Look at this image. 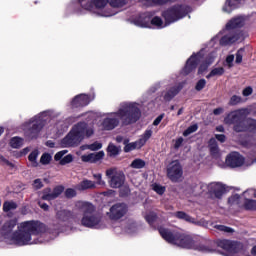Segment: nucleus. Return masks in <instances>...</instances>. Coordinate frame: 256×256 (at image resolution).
Listing matches in <instances>:
<instances>
[{
  "label": "nucleus",
  "instance_id": "33",
  "mask_svg": "<svg viewBox=\"0 0 256 256\" xmlns=\"http://www.w3.org/2000/svg\"><path fill=\"white\" fill-rule=\"evenodd\" d=\"M18 205L16 204L15 201L13 200H7L3 203V212L4 213H9L10 211H15L17 209Z\"/></svg>",
  "mask_w": 256,
  "mask_h": 256
},
{
  "label": "nucleus",
  "instance_id": "48",
  "mask_svg": "<svg viewBox=\"0 0 256 256\" xmlns=\"http://www.w3.org/2000/svg\"><path fill=\"white\" fill-rule=\"evenodd\" d=\"M197 129H199V126L197 124H193L189 126L186 130H184L183 136L189 137V135H191V133H195Z\"/></svg>",
  "mask_w": 256,
  "mask_h": 256
},
{
  "label": "nucleus",
  "instance_id": "28",
  "mask_svg": "<svg viewBox=\"0 0 256 256\" xmlns=\"http://www.w3.org/2000/svg\"><path fill=\"white\" fill-rule=\"evenodd\" d=\"M244 197L243 208L245 211H256V200L247 198V195H244Z\"/></svg>",
  "mask_w": 256,
  "mask_h": 256
},
{
  "label": "nucleus",
  "instance_id": "40",
  "mask_svg": "<svg viewBox=\"0 0 256 256\" xmlns=\"http://www.w3.org/2000/svg\"><path fill=\"white\" fill-rule=\"evenodd\" d=\"M145 165H146L145 160L141 158H136L131 162L130 167L132 169H143Z\"/></svg>",
  "mask_w": 256,
  "mask_h": 256
},
{
  "label": "nucleus",
  "instance_id": "1",
  "mask_svg": "<svg viewBox=\"0 0 256 256\" xmlns=\"http://www.w3.org/2000/svg\"><path fill=\"white\" fill-rule=\"evenodd\" d=\"M158 233L166 243L177 245L182 249H194V251H199L200 253H215L217 251V244L212 240L203 238L195 240L189 234L173 232L163 226L158 227Z\"/></svg>",
  "mask_w": 256,
  "mask_h": 256
},
{
  "label": "nucleus",
  "instance_id": "55",
  "mask_svg": "<svg viewBox=\"0 0 256 256\" xmlns=\"http://www.w3.org/2000/svg\"><path fill=\"white\" fill-rule=\"evenodd\" d=\"M215 229H217L218 231H222L224 233H234L235 230H233V228L229 227V226H225V225H216Z\"/></svg>",
  "mask_w": 256,
  "mask_h": 256
},
{
  "label": "nucleus",
  "instance_id": "32",
  "mask_svg": "<svg viewBox=\"0 0 256 256\" xmlns=\"http://www.w3.org/2000/svg\"><path fill=\"white\" fill-rule=\"evenodd\" d=\"M108 157H117L121 153V148L117 147L115 144L110 143L107 147Z\"/></svg>",
  "mask_w": 256,
  "mask_h": 256
},
{
  "label": "nucleus",
  "instance_id": "16",
  "mask_svg": "<svg viewBox=\"0 0 256 256\" xmlns=\"http://www.w3.org/2000/svg\"><path fill=\"white\" fill-rule=\"evenodd\" d=\"M218 247L224 249L228 253H239V244L231 240H220L218 242Z\"/></svg>",
  "mask_w": 256,
  "mask_h": 256
},
{
  "label": "nucleus",
  "instance_id": "23",
  "mask_svg": "<svg viewBox=\"0 0 256 256\" xmlns=\"http://www.w3.org/2000/svg\"><path fill=\"white\" fill-rule=\"evenodd\" d=\"M56 219L65 223L69 221V219H73V212L70 210H60L56 213Z\"/></svg>",
  "mask_w": 256,
  "mask_h": 256
},
{
  "label": "nucleus",
  "instance_id": "64",
  "mask_svg": "<svg viewBox=\"0 0 256 256\" xmlns=\"http://www.w3.org/2000/svg\"><path fill=\"white\" fill-rule=\"evenodd\" d=\"M233 61H235V56L234 55H228L226 57V63L228 65V67H233Z\"/></svg>",
  "mask_w": 256,
  "mask_h": 256
},
{
  "label": "nucleus",
  "instance_id": "5",
  "mask_svg": "<svg viewBox=\"0 0 256 256\" xmlns=\"http://www.w3.org/2000/svg\"><path fill=\"white\" fill-rule=\"evenodd\" d=\"M189 13H191L190 6L183 5V4H176L164 10L162 12V17L165 21V25L167 26V25H171V23H176V21H179L184 17H187Z\"/></svg>",
  "mask_w": 256,
  "mask_h": 256
},
{
  "label": "nucleus",
  "instance_id": "6",
  "mask_svg": "<svg viewBox=\"0 0 256 256\" xmlns=\"http://www.w3.org/2000/svg\"><path fill=\"white\" fill-rule=\"evenodd\" d=\"M87 122H78L66 137L63 138L62 144L65 147H79L81 141L85 139V130Z\"/></svg>",
  "mask_w": 256,
  "mask_h": 256
},
{
  "label": "nucleus",
  "instance_id": "35",
  "mask_svg": "<svg viewBox=\"0 0 256 256\" xmlns=\"http://www.w3.org/2000/svg\"><path fill=\"white\" fill-rule=\"evenodd\" d=\"M78 4L84 11L93 12V0H78Z\"/></svg>",
  "mask_w": 256,
  "mask_h": 256
},
{
  "label": "nucleus",
  "instance_id": "20",
  "mask_svg": "<svg viewBox=\"0 0 256 256\" xmlns=\"http://www.w3.org/2000/svg\"><path fill=\"white\" fill-rule=\"evenodd\" d=\"M116 127H119V118L106 117L102 121V129L104 131H113Z\"/></svg>",
  "mask_w": 256,
  "mask_h": 256
},
{
  "label": "nucleus",
  "instance_id": "58",
  "mask_svg": "<svg viewBox=\"0 0 256 256\" xmlns=\"http://www.w3.org/2000/svg\"><path fill=\"white\" fill-rule=\"evenodd\" d=\"M33 189H35V191H39V189H43L44 185H43V181H41L40 178H37L33 181L32 184Z\"/></svg>",
  "mask_w": 256,
  "mask_h": 256
},
{
  "label": "nucleus",
  "instance_id": "25",
  "mask_svg": "<svg viewBox=\"0 0 256 256\" xmlns=\"http://www.w3.org/2000/svg\"><path fill=\"white\" fill-rule=\"evenodd\" d=\"M239 3H241V0H226L225 5L223 6L224 13H231L233 9H237Z\"/></svg>",
  "mask_w": 256,
  "mask_h": 256
},
{
  "label": "nucleus",
  "instance_id": "7",
  "mask_svg": "<svg viewBox=\"0 0 256 256\" xmlns=\"http://www.w3.org/2000/svg\"><path fill=\"white\" fill-rule=\"evenodd\" d=\"M109 185L112 189H121L125 185V173L113 169L106 170Z\"/></svg>",
  "mask_w": 256,
  "mask_h": 256
},
{
  "label": "nucleus",
  "instance_id": "27",
  "mask_svg": "<svg viewBox=\"0 0 256 256\" xmlns=\"http://www.w3.org/2000/svg\"><path fill=\"white\" fill-rule=\"evenodd\" d=\"M233 131H235V133H247V120L242 117V119L233 126Z\"/></svg>",
  "mask_w": 256,
  "mask_h": 256
},
{
  "label": "nucleus",
  "instance_id": "15",
  "mask_svg": "<svg viewBox=\"0 0 256 256\" xmlns=\"http://www.w3.org/2000/svg\"><path fill=\"white\" fill-rule=\"evenodd\" d=\"M91 103V98L87 94L76 95L70 105L71 109H81V107H87Z\"/></svg>",
  "mask_w": 256,
  "mask_h": 256
},
{
  "label": "nucleus",
  "instance_id": "13",
  "mask_svg": "<svg viewBox=\"0 0 256 256\" xmlns=\"http://www.w3.org/2000/svg\"><path fill=\"white\" fill-rule=\"evenodd\" d=\"M245 163V158L241 156L238 152H231L226 157V165L227 167H231V169H235L237 167H242Z\"/></svg>",
  "mask_w": 256,
  "mask_h": 256
},
{
  "label": "nucleus",
  "instance_id": "47",
  "mask_svg": "<svg viewBox=\"0 0 256 256\" xmlns=\"http://www.w3.org/2000/svg\"><path fill=\"white\" fill-rule=\"evenodd\" d=\"M145 219L150 227H153L155 224V221H157V214L155 213H149L145 216Z\"/></svg>",
  "mask_w": 256,
  "mask_h": 256
},
{
  "label": "nucleus",
  "instance_id": "38",
  "mask_svg": "<svg viewBox=\"0 0 256 256\" xmlns=\"http://www.w3.org/2000/svg\"><path fill=\"white\" fill-rule=\"evenodd\" d=\"M256 134V120L249 118L246 120V133Z\"/></svg>",
  "mask_w": 256,
  "mask_h": 256
},
{
  "label": "nucleus",
  "instance_id": "46",
  "mask_svg": "<svg viewBox=\"0 0 256 256\" xmlns=\"http://www.w3.org/2000/svg\"><path fill=\"white\" fill-rule=\"evenodd\" d=\"M129 195H131V188L123 184L119 190V197H129Z\"/></svg>",
  "mask_w": 256,
  "mask_h": 256
},
{
  "label": "nucleus",
  "instance_id": "44",
  "mask_svg": "<svg viewBox=\"0 0 256 256\" xmlns=\"http://www.w3.org/2000/svg\"><path fill=\"white\" fill-rule=\"evenodd\" d=\"M177 0H146L148 5H167V3H175Z\"/></svg>",
  "mask_w": 256,
  "mask_h": 256
},
{
  "label": "nucleus",
  "instance_id": "8",
  "mask_svg": "<svg viewBox=\"0 0 256 256\" xmlns=\"http://www.w3.org/2000/svg\"><path fill=\"white\" fill-rule=\"evenodd\" d=\"M167 177L172 183H180L183 179V166L179 160L172 161L167 168Z\"/></svg>",
  "mask_w": 256,
  "mask_h": 256
},
{
  "label": "nucleus",
  "instance_id": "30",
  "mask_svg": "<svg viewBox=\"0 0 256 256\" xmlns=\"http://www.w3.org/2000/svg\"><path fill=\"white\" fill-rule=\"evenodd\" d=\"M79 191H87V189H95V182L91 180L84 179L78 185Z\"/></svg>",
  "mask_w": 256,
  "mask_h": 256
},
{
  "label": "nucleus",
  "instance_id": "56",
  "mask_svg": "<svg viewBox=\"0 0 256 256\" xmlns=\"http://www.w3.org/2000/svg\"><path fill=\"white\" fill-rule=\"evenodd\" d=\"M240 199H241V196L239 194H234L228 198V203L230 205H239Z\"/></svg>",
  "mask_w": 256,
  "mask_h": 256
},
{
  "label": "nucleus",
  "instance_id": "63",
  "mask_svg": "<svg viewBox=\"0 0 256 256\" xmlns=\"http://www.w3.org/2000/svg\"><path fill=\"white\" fill-rule=\"evenodd\" d=\"M220 143H225L227 141V136L225 134H215V138Z\"/></svg>",
  "mask_w": 256,
  "mask_h": 256
},
{
  "label": "nucleus",
  "instance_id": "59",
  "mask_svg": "<svg viewBox=\"0 0 256 256\" xmlns=\"http://www.w3.org/2000/svg\"><path fill=\"white\" fill-rule=\"evenodd\" d=\"M73 161V155L68 154L64 158L60 160V165H68V163H72Z\"/></svg>",
  "mask_w": 256,
  "mask_h": 256
},
{
  "label": "nucleus",
  "instance_id": "61",
  "mask_svg": "<svg viewBox=\"0 0 256 256\" xmlns=\"http://www.w3.org/2000/svg\"><path fill=\"white\" fill-rule=\"evenodd\" d=\"M66 153H68L67 150H62V151L57 152L54 156V160L61 161V159H63V156L66 155Z\"/></svg>",
  "mask_w": 256,
  "mask_h": 256
},
{
  "label": "nucleus",
  "instance_id": "41",
  "mask_svg": "<svg viewBox=\"0 0 256 256\" xmlns=\"http://www.w3.org/2000/svg\"><path fill=\"white\" fill-rule=\"evenodd\" d=\"M37 157H39V150H34L29 154L28 160L32 164V167L39 166V163L37 162Z\"/></svg>",
  "mask_w": 256,
  "mask_h": 256
},
{
  "label": "nucleus",
  "instance_id": "14",
  "mask_svg": "<svg viewBox=\"0 0 256 256\" xmlns=\"http://www.w3.org/2000/svg\"><path fill=\"white\" fill-rule=\"evenodd\" d=\"M226 191L227 188H225V185L221 182H213L208 185V193L214 196L215 199H222Z\"/></svg>",
  "mask_w": 256,
  "mask_h": 256
},
{
  "label": "nucleus",
  "instance_id": "42",
  "mask_svg": "<svg viewBox=\"0 0 256 256\" xmlns=\"http://www.w3.org/2000/svg\"><path fill=\"white\" fill-rule=\"evenodd\" d=\"M92 2H93L92 13L95 12V9H105L107 3H109L108 0H92Z\"/></svg>",
  "mask_w": 256,
  "mask_h": 256
},
{
  "label": "nucleus",
  "instance_id": "49",
  "mask_svg": "<svg viewBox=\"0 0 256 256\" xmlns=\"http://www.w3.org/2000/svg\"><path fill=\"white\" fill-rule=\"evenodd\" d=\"M52 156L49 153L42 154L40 158V163L42 165H49L51 163Z\"/></svg>",
  "mask_w": 256,
  "mask_h": 256
},
{
  "label": "nucleus",
  "instance_id": "26",
  "mask_svg": "<svg viewBox=\"0 0 256 256\" xmlns=\"http://www.w3.org/2000/svg\"><path fill=\"white\" fill-rule=\"evenodd\" d=\"M237 42V36L235 35H224L220 39V45L222 47H227V45H233V43Z\"/></svg>",
  "mask_w": 256,
  "mask_h": 256
},
{
  "label": "nucleus",
  "instance_id": "36",
  "mask_svg": "<svg viewBox=\"0 0 256 256\" xmlns=\"http://www.w3.org/2000/svg\"><path fill=\"white\" fill-rule=\"evenodd\" d=\"M10 147H12V149H21V147H23V138L19 136L12 137L10 139Z\"/></svg>",
  "mask_w": 256,
  "mask_h": 256
},
{
  "label": "nucleus",
  "instance_id": "18",
  "mask_svg": "<svg viewBox=\"0 0 256 256\" xmlns=\"http://www.w3.org/2000/svg\"><path fill=\"white\" fill-rule=\"evenodd\" d=\"M133 23L137 27H151V16L147 13L140 14L133 19Z\"/></svg>",
  "mask_w": 256,
  "mask_h": 256
},
{
  "label": "nucleus",
  "instance_id": "31",
  "mask_svg": "<svg viewBox=\"0 0 256 256\" xmlns=\"http://www.w3.org/2000/svg\"><path fill=\"white\" fill-rule=\"evenodd\" d=\"M174 216L177 219H181L182 221H186L187 223H195V218L191 217L189 214L183 211H177Z\"/></svg>",
  "mask_w": 256,
  "mask_h": 256
},
{
  "label": "nucleus",
  "instance_id": "17",
  "mask_svg": "<svg viewBox=\"0 0 256 256\" xmlns=\"http://www.w3.org/2000/svg\"><path fill=\"white\" fill-rule=\"evenodd\" d=\"M243 118V110H235L230 112L224 119L227 125H236Z\"/></svg>",
  "mask_w": 256,
  "mask_h": 256
},
{
  "label": "nucleus",
  "instance_id": "9",
  "mask_svg": "<svg viewBox=\"0 0 256 256\" xmlns=\"http://www.w3.org/2000/svg\"><path fill=\"white\" fill-rule=\"evenodd\" d=\"M30 123H32V126L26 131V137L28 139H37L46 122L41 116H35L30 120Z\"/></svg>",
  "mask_w": 256,
  "mask_h": 256
},
{
  "label": "nucleus",
  "instance_id": "52",
  "mask_svg": "<svg viewBox=\"0 0 256 256\" xmlns=\"http://www.w3.org/2000/svg\"><path fill=\"white\" fill-rule=\"evenodd\" d=\"M150 25H154L155 27H163V19L159 16H155L150 20Z\"/></svg>",
  "mask_w": 256,
  "mask_h": 256
},
{
  "label": "nucleus",
  "instance_id": "12",
  "mask_svg": "<svg viewBox=\"0 0 256 256\" xmlns=\"http://www.w3.org/2000/svg\"><path fill=\"white\" fill-rule=\"evenodd\" d=\"M51 188L47 187L42 191L41 200L42 201H53L57 199L64 191L65 187L63 185H58L53 188V191L51 192Z\"/></svg>",
  "mask_w": 256,
  "mask_h": 256
},
{
  "label": "nucleus",
  "instance_id": "19",
  "mask_svg": "<svg viewBox=\"0 0 256 256\" xmlns=\"http://www.w3.org/2000/svg\"><path fill=\"white\" fill-rule=\"evenodd\" d=\"M105 157L104 151H99L96 153H90L88 155H82L81 159L83 163H97Z\"/></svg>",
  "mask_w": 256,
  "mask_h": 256
},
{
  "label": "nucleus",
  "instance_id": "43",
  "mask_svg": "<svg viewBox=\"0 0 256 256\" xmlns=\"http://www.w3.org/2000/svg\"><path fill=\"white\" fill-rule=\"evenodd\" d=\"M108 3L110 7H113L114 9H119L121 7H125L127 0H108Z\"/></svg>",
  "mask_w": 256,
  "mask_h": 256
},
{
  "label": "nucleus",
  "instance_id": "22",
  "mask_svg": "<svg viewBox=\"0 0 256 256\" xmlns=\"http://www.w3.org/2000/svg\"><path fill=\"white\" fill-rule=\"evenodd\" d=\"M181 89H183V86H174V87L170 88L164 94V101L173 100L175 97H177V95H179V93L181 92Z\"/></svg>",
  "mask_w": 256,
  "mask_h": 256
},
{
  "label": "nucleus",
  "instance_id": "34",
  "mask_svg": "<svg viewBox=\"0 0 256 256\" xmlns=\"http://www.w3.org/2000/svg\"><path fill=\"white\" fill-rule=\"evenodd\" d=\"M139 142H132V143H129V139L128 138H125L124 141H123V145L124 146V153H131V151H135V149H137V144Z\"/></svg>",
  "mask_w": 256,
  "mask_h": 256
},
{
  "label": "nucleus",
  "instance_id": "21",
  "mask_svg": "<svg viewBox=\"0 0 256 256\" xmlns=\"http://www.w3.org/2000/svg\"><path fill=\"white\" fill-rule=\"evenodd\" d=\"M15 227H17V218L7 220L1 227L2 235H11Z\"/></svg>",
  "mask_w": 256,
  "mask_h": 256
},
{
  "label": "nucleus",
  "instance_id": "60",
  "mask_svg": "<svg viewBox=\"0 0 256 256\" xmlns=\"http://www.w3.org/2000/svg\"><path fill=\"white\" fill-rule=\"evenodd\" d=\"M207 69H209V66L206 63L202 62L198 67V75H203L205 71H207Z\"/></svg>",
  "mask_w": 256,
  "mask_h": 256
},
{
  "label": "nucleus",
  "instance_id": "53",
  "mask_svg": "<svg viewBox=\"0 0 256 256\" xmlns=\"http://www.w3.org/2000/svg\"><path fill=\"white\" fill-rule=\"evenodd\" d=\"M86 147L90 151H99V149L103 148V144L101 142L96 141V142H94V143H92L90 145H87Z\"/></svg>",
  "mask_w": 256,
  "mask_h": 256
},
{
  "label": "nucleus",
  "instance_id": "4",
  "mask_svg": "<svg viewBox=\"0 0 256 256\" xmlns=\"http://www.w3.org/2000/svg\"><path fill=\"white\" fill-rule=\"evenodd\" d=\"M77 207L80 209L83 217L81 225L88 229H94L101 223V215L95 212V206L89 202H78Z\"/></svg>",
  "mask_w": 256,
  "mask_h": 256
},
{
  "label": "nucleus",
  "instance_id": "62",
  "mask_svg": "<svg viewBox=\"0 0 256 256\" xmlns=\"http://www.w3.org/2000/svg\"><path fill=\"white\" fill-rule=\"evenodd\" d=\"M242 94L244 97H249V95L253 94V88L251 86L244 88Z\"/></svg>",
  "mask_w": 256,
  "mask_h": 256
},
{
  "label": "nucleus",
  "instance_id": "24",
  "mask_svg": "<svg viewBox=\"0 0 256 256\" xmlns=\"http://www.w3.org/2000/svg\"><path fill=\"white\" fill-rule=\"evenodd\" d=\"M243 27V19L237 17L232 18L227 24L226 29L227 31H231V29H241Z\"/></svg>",
  "mask_w": 256,
  "mask_h": 256
},
{
  "label": "nucleus",
  "instance_id": "3",
  "mask_svg": "<svg viewBox=\"0 0 256 256\" xmlns=\"http://www.w3.org/2000/svg\"><path fill=\"white\" fill-rule=\"evenodd\" d=\"M113 115L120 119L122 125H133V123H137L141 119V109L135 104L124 103Z\"/></svg>",
  "mask_w": 256,
  "mask_h": 256
},
{
  "label": "nucleus",
  "instance_id": "50",
  "mask_svg": "<svg viewBox=\"0 0 256 256\" xmlns=\"http://www.w3.org/2000/svg\"><path fill=\"white\" fill-rule=\"evenodd\" d=\"M241 101H243V98H241V96L233 95L230 98L228 105H230L231 107H234L235 105H239Z\"/></svg>",
  "mask_w": 256,
  "mask_h": 256
},
{
  "label": "nucleus",
  "instance_id": "10",
  "mask_svg": "<svg viewBox=\"0 0 256 256\" xmlns=\"http://www.w3.org/2000/svg\"><path fill=\"white\" fill-rule=\"evenodd\" d=\"M129 206L125 203H116L111 206L109 213L107 214L111 221H119L127 215Z\"/></svg>",
  "mask_w": 256,
  "mask_h": 256
},
{
  "label": "nucleus",
  "instance_id": "37",
  "mask_svg": "<svg viewBox=\"0 0 256 256\" xmlns=\"http://www.w3.org/2000/svg\"><path fill=\"white\" fill-rule=\"evenodd\" d=\"M222 75H225V68L218 67L212 69L210 73L206 76V79H211V77H221Z\"/></svg>",
  "mask_w": 256,
  "mask_h": 256
},
{
  "label": "nucleus",
  "instance_id": "51",
  "mask_svg": "<svg viewBox=\"0 0 256 256\" xmlns=\"http://www.w3.org/2000/svg\"><path fill=\"white\" fill-rule=\"evenodd\" d=\"M66 199H73L77 197V191L73 188H67L64 192Z\"/></svg>",
  "mask_w": 256,
  "mask_h": 256
},
{
  "label": "nucleus",
  "instance_id": "45",
  "mask_svg": "<svg viewBox=\"0 0 256 256\" xmlns=\"http://www.w3.org/2000/svg\"><path fill=\"white\" fill-rule=\"evenodd\" d=\"M152 189L157 193V195H164L167 188L165 186H161V184L154 183L152 184Z\"/></svg>",
  "mask_w": 256,
  "mask_h": 256
},
{
  "label": "nucleus",
  "instance_id": "11",
  "mask_svg": "<svg viewBox=\"0 0 256 256\" xmlns=\"http://www.w3.org/2000/svg\"><path fill=\"white\" fill-rule=\"evenodd\" d=\"M201 57V53H193L186 61L183 69H182V75H190V73H193L195 69H197L199 65V58Z\"/></svg>",
  "mask_w": 256,
  "mask_h": 256
},
{
  "label": "nucleus",
  "instance_id": "29",
  "mask_svg": "<svg viewBox=\"0 0 256 256\" xmlns=\"http://www.w3.org/2000/svg\"><path fill=\"white\" fill-rule=\"evenodd\" d=\"M208 147L211 155H219V144L215 138H211L208 141Z\"/></svg>",
  "mask_w": 256,
  "mask_h": 256
},
{
  "label": "nucleus",
  "instance_id": "39",
  "mask_svg": "<svg viewBox=\"0 0 256 256\" xmlns=\"http://www.w3.org/2000/svg\"><path fill=\"white\" fill-rule=\"evenodd\" d=\"M153 135V130H146L144 134L142 135V138L139 139V147H143L151 139V136Z\"/></svg>",
  "mask_w": 256,
  "mask_h": 256
},
{
  "label": "nucleus",
  "instance_id": "57",
  "mask_svg": "<svg viewBox=\"0 0 256 256\" xmlns=\"http://www.w3.org/2000/svg\"><path fill=\"white\" fill-rule=\"evenodd\" d=\"M207 85V80H205L204 78L198 80V82L195 85V89L197 91H203V89H205V86Z\"/></svg>",
  "mask_w": 256,
  "mask_h": 256
},
{
  "label": "nucleus",
  "instance_id": "54",
  "mask_svg": "<svg viewBox=\"0 0 256 256\" xmlns=\"http://www.w3.org/2000/svg\"><path fill=\"white\" fill-rule=\"evenodd\" d=\"M245 53V48H240L237 52H236V60L235 63H237V65L243 63V54Z\"/></svg>",
  "mask_w": 256,
  "mask_h": 256
},
{
  "label": "nucleus",
  "instance_id": "2",
  "mask_svg": "<svg viewBox=\"0 0 256 256\" xmlns=\"http://www.w3.org/2000/svg\"><path fill=\"white\" fill-rule=\"evenodd\" d=\"M43 233H47V225L41 221H24L20 223L18 230L12 233L11 241L18 247H25V245H33L32 235H43Z\"/></svg>",
  "mask_w": 256,
  "mask_h": 256
}]
</instances>
